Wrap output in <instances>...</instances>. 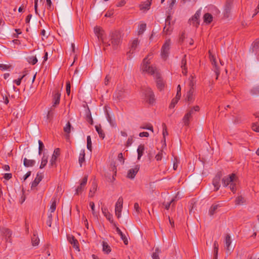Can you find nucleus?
Wrapping results in <instances>:
<instances>
[{"label":"nucleus","mask_w":259,"mask_h":259,"mask_svg":"<svg viewBox=\"0 0 259 259\" xmlns=\"http://www.w3.org/2000/svg\"><path fill=\"white\" fill-rule=\"evenodd\" d=\"M152 54L150 53L147 57L144 59L142 70L143 72L153 75L157 89L162 91L164 88L165 81L161 77L160 74L158 72L157 69L154 66L150 65V60L152 58Z\"/></svg>","instance_id":"f257e3e1"},{"label":"nucleus","mask_w":259,"mask_h":259,"mask_svg":"<svg viewBox=\"0 0 259 259\" xmlns=\"http://www.w3.org/2000/svg\"><path fill=\"white\" fill-rule=\"evenodd\" d=\"M223 185L224 187L229 186L230 190L234 193L236 191V184L238 183L236 175L232 174L224 177L222 179Z\"/></svg>","instance_id":"f03ea898"},{"label":"nucleus","mask_w":259,"mask_h":259,"mask_svg":"<svg viewBox=\"0 0 259 259\" xmlns=\"http://www.w3.org/2000/svg\"><path fill=\"white\" fill-rule=\"evenodd\" d=\"M113 50H116L121 42V36L119 31H115L110 34V40L108 41Z\"/></svg>","instance_id":"7ed1b4c3"},{"label":"nucleus","mask_w":259,"mask_h":259,"mask_svg":"<svg viewBox=\"0 0 259 259\" xmlns=\"http://www.w3.org/2000/svg\"><path fill=\"white\" fill-rule=\"evenodd\" d=\"M170 44V40L168 39L165 40L164 44L162 46L161 52V56L162 58L164 60L166 59L168 56Z\"/></svg>","instance_id":"20e7f679"},{"label":"nucleus","mask_w":259,"mask_h":259,"mask_svg":"<svg viewBox=\"0 0 259 259\" xmlns=\"http://www.w3.org/2000/svg\"><path fill=\"white\" fill-rule=\"evenodd\" d=\"M143 93L145 95V99L150 104L154 101V95L152 90L149 88H145L143 89Z\"/></svg>","instance_id":"39448f33"},{"label":"nucleus","mask_w":259,"mask_h":259,"mask_svg":"<svg viewBox=\"0 0 259 259\" xmlns=\"http://www.w3.org/2000/svg\"><path fill=\"white\" fill-rule=\"evenodd\" d=\"M139 40L138 39H135L132 42L130 46V49L127 53V58L128 59H131L132 57V55L134 53L135 51L139 45Z\"/></svg>","instance_id":"423d86ee"},{"label":"nucleus","mask_w":259,"mask_h":259,"mask_svg":"<svg viewBox=\"0 0 259 259\" xmlns=\"http://www.w3.org/2000/svg\"><path fill=\"white\" fill-rule=\"evenodd\" d=\"M123 198L121 197H120L116 204H115V214L119 218L121 216V213L122 209V205H123Z\"/></svg>","instance_id":"0eeeda50"},{"label":"nucleus","mask_w":259,"mask_h":259,"mask_svg":"<svg viewBox=\"0 0 259 259\" xmlns=\"http://www.w3.org/2000/svg\"><path fill=\"white\" fill-rule=\"evenodd\" d=\"M231 243L232 240L230 235L227 234L225 239V247L227 253H230V252L233 250L234 247L231 245Z\"/></svg>","instance_id":"6e6552de"},{"label":"nucleus","mask_w":259,"mask_h":259,"mask_svg":"<svg viewBox=\"0 0 259 259\" xmlns=\"http://www.w3.org/2000/svg\"><path fill=\"white\" fill-rule=\"evenodd\" d=\"M172 19V17L170 13L168 14V15L165 19V26L163 28V32L165 34H168L171 31V26H169V27H167V25H169L170 24V21Z\"/></svg>","instance_id":"1a4fd4ad"},{"label":"nucleus","mask_w":259,"mask_h":259,"mask_svg":"<svg viewBox=\"0 0 259 259\" xmlns=\"http://www.w3.org/2000/svg\"><path fill=\"white\" fill-rule=\"evenodd\" d=\"M201 14V10L196 11L194 15L189 20L191 24L197 26L199 25V18Z\"/></svg>","instance_id":"9d476101"},{"label":"nucleus","mask_w":259,"mask_h":259,"mask_svg":"<svg viewBox=\"0 0 259 259\" xmlns=\"http://www.w3.org/2000/svg\"><path fill=\"white\" fill-rule=\"evenodd\" d=\"M60 155V149L56 148L55 149L54 153L52 155V158L50 161V165L51 166L56 165V160L58 157Z\"/></svg>","instance_id":"9b49d317"},{"label":"nucleus","mask_w":259,"mask_h":259,"mask_svg":"<svg viewBox=\"0 0 259 259\" xmlns=\"http://www.w3.org/2000/svg\"><path fill=\"white\" fill-rule=\"evenodd\" d=\"M195 100V92L192 89H189L186 95V101L190 104L192 103Z\"/></svg>","instance_id":"f8f14e48"},{"label":"nucleus","mask_w":259,"mask_h":259,"mask_svg":"<svg viewBox=\"0 0 259 259\" xmlns=\"http://www.w3.org/2000/svg\"><path fill=\"white\" fill-rule=\"evenodd\" d=\"M88 180V177L85 176L82 180L79 186H78L76 189L75 194L78 195L79 193L82 192L84 189V187L87 184Z\"/></svg>","instance_id":"ddd939ff"},{"label":"nucleus","mask_w":259,"mask_h":259,"mask_svg":"<svg viewBox=\"0 0 259 259\" xmlns=\"http://www.w3.org/2000/svg\"><path fill=\"white\" fill-rule=\"evenodd\" d=\"M140 166L138 165H135L133 168L130 169L127 172V177L130 179H133L138 172Z\"/></svg>","instance_id":"4468645a"},{"label":"nucleus","mask_w":259,"mask_h":259,"mask_svg":"<svg viewBox=\"0 0 259 259\" xmlns=\"http://www.w3.org/2000/svg\"><path fill=\"white\" fill-rule=\"evenodd\" d=\"M114 98L120 100L124 98V90L121 87L118 88L114 95Z\"/></svg>","instance_id":"2eb2a0df"},{"label":"nucleus","mask_w":259,"mask_h":259,"mask_svg":"<svg viewBox=\"0 0 259 259\" xmlns=\"http://www.w3.org/2000/svg\"><path fill=\"white\" fill-rule=\"evenodd\" d=\"M210 59L211 62V64L213 66V70L217 75L216 78L217 79L218 77V76L220 74L219 68L218 66V65H217V62H216L215 59L214 58L213 56H210Z\"/></svg>","instance_id":"dca6fc26"},{"label":"nucleus","mask_w":259,"mask_h":259,"mask_svg":"<svg viewBox=\"0 0 259 259\" xmlns=\"http://www.w3.org/2000/svg\"><path fill=\"white\" fill-rule=\"evenodd\" d=\"M97 36L98 37V39L102 41L105 49H107L108 47H110V44L109 42H107L106 40L104 38L103 30L99 34H97Z\"/></svg>","instance_id":"f3484780"},{"label":"nucleus","mask_w":259,"mask_h":259,"mask_svg":"<svg viewBox=\"0 0 259 259\" xmlns=\"http://www.w3.org/2000/svg\"><path fill=\"white\" fill-rule=\"evenodd\" d=\"M61 94L58 92H55L53 95V101L52 108L55 107L56 105H58L60 103Z\"/></svg>","instance_id":"a211bd4d"},{"label":"nucleus","mask_w":259,"mask_h":259,"mask_svg":"<svg viewBox=\"0 0 259 259\" xmlns=\"http://www.w3.org/2000/svg\"><path fill=\"white\" fill-rule=\"evenodd\" d=\"M221 205L219 203L213 204L209 208V214L210 216H212L214 214L217 213L218 209L220 208Z\"/></svg>","instance_id":"6ab92c4d"},{"label":"nucleus","mask_w":259,"mask_h":259,"mask_svg":"<svg viewBox=\"0 0 259 259\" xmlns=\"http://www.w3.org/2000/svg\"><path fill=\"white\" fill-rule=\"evenodd\" d=\"M68 240L71 244L73 247L76 250H79L78 241L73 236H68Z\"/></svg>","instance_id":"aec40b11"},{"label":"nucleus","mask_w":259,"mask_h":259,"mask_svg":"<svg viewBox=\"0 0 259 259\" xmlns=\"http://www.w3.org/2000/svg\"><path fill=\"white\" fill-rule=\"evenodd\" d=\"M220 175L218 174L214 177V178L213 179V181H212V184L215 188L214 190L216 191L219 189V188L220 187Z\"/></svg>","instance_id":"412c9836"},{"label":"nucleus","mask_w":259,"mask_h":259,"mask_svg":"<svg viewBox=\"0 0 259 259\" xmlns=\"http://www.w3.org/2000/svg\"><path fill=\"white\" fill-rule=\"evenodd\" d=\"M102 211L104 215L106 218V219L111 223L113 222L112 215L110 214V213L108 211L107 208L105 207L102 208Z\"/></svg>","instance_id":"4be33fe9"},{"label":"nucleus","mask_w":259,"mask_h":259,"mask_svg":"<svg viewBox=\"0 0 259 259\" xmlns=\"http://www.w3.org/2000/svg\"><path fill=\"white\" fill-rule=\"evenodd\" d=\"M116 232L120 235L121 239L123 240L125 245L128 244V240L126 236L122 232L118 227H116Z\"/></svg>","instance_id":"5701e85b"},{"label":"nucleus","mask_w":259,"mask_h":259,"mask_svg":"<svg viewBox=\"0 0 259 259\" xmlns=\"http://www.w3.org/2000/svg\"><path fill=\"white\" fill-rule=\"evenodd\" d=\"M31 243L33 246H37L39 243V239L37 236V233L36 231L33 232V235L31 238Z\"/></svg>","instance_id":"b1692460"},{"label":"nucleus","mask_w":259,"mask_h":259,"mask_svg":"<svg viewBox=\"0 0 259 259\" xmlns=\"http://www.w3.org/2000/svg\"><path fill=\"white\" fill-rule=\"evenodd\" d=\"M151 0H147V1L142 3L140 6V9L141 10H149L150 8V7L151 6Z\"/></svg>","instance_id":"393cba45"},{"label":"nucleus","mask_w":259,"mask_h":259,"mask_svg":"<svg viewBox=\"0 0 259 259\" xmlns=\"http://www.w3.org/2000/svg\"><path fill=\"white\" fill-rule=\"evenodd\" d=\"M254 115L258 118V121L252 123V129L256 132H259V113H255Z\"/></svg>","instance_id":"a878e982"},{"label":"nucleus","mask_w":259,"mask_h":259,"mask_svg":"<svg viewBox=\"0 0 259 259\" xmlns=\"http://www.w3.org/2000/svg\"><path fill=\"white\" fill-rule=\"evenodd\" d=\"M35 164V161L32 159H28L24 158L23 159V164L25 167L33 166Z\"/></svg>","instance_id":"bb28decb"},{"label":"nucleus","mask_w":259,"mask_h":259,"mask_svg":"<svg viewBox=\"0 0 259 259\" xmlns=\"http://www.w3.org/2000/svg\"><path fill=\"white\" fill-rule=\"evenodd\" d=\"M213 259H218L219 244L217 241H215L213 243Z\"/></svg>","instance_id":"cd10ccee"},{"label":"nucleus","mask_w":259,"mask_h":259,"mask_svg":"<svg viewBox=\"0 0 259 259\" xmlns=\"http://www.w3.org/2000/svg\"><path fill=\"white\" fill-rule=\"evenodd\" d=\"M145 151V146L144 145H140L137 149L138 159L140 160L143 155Z\"/></svg>","instance_id":"c85d7f7f"},{"label":"nucleus","mask_w":259,"mask_h":259,"mask_svg":"<svg viewBox=\"0 0 259 259\" xmlns=\"http://www.w3.org/2000/svg\"><path fill=\"white\" fill-rule=\"evenodd\" d=\"M97 185L96 183L93 182L92 183V187L90 190L89 196L90 197H93L97 190Z\"/></svg>","instance_id":"c756f323"},{"label":"nucleus","mask_w":259,"mask_h":259,"mask_svg":"<svg viewBox=\"0 0 259 259\" xmlns=\"http://www.w3.org/2000/svg\"><path fill=\"white\" fill-rule=\"evenodd\" d=\"M192 117L189 113H186L183 118L184 124L186 126H188L190 122V119Z\"/></svg>","instance_id":"7c9ffc66"},{"label":"nucleus","mask_w":259,"mask_h":259,"mask_svg":"<svg viewBox=\"0 0 259 259\" xmlns=\"http://www.w3.org/2000/svg\"><path fill=\"white\" fill-rule=\"evenodd\" d=\"M42 178L41 176H39L38 174L37 175L36 178L31 184V189L37 186L39 183L41 181Z\"/></svg>","instance_id":"2f4dec72"},{"label":"nucleus","mask_w":259,"mask_h":259,"mask_svg":"<svg viewBox=\"0 0 259 259\" xmlns=\"http://www.w3.org/2000/svg\"><path fill=\"white\" fill-rule=\"evenodd\" d=\"M182 73L183 74L186 75L187 73V68H186V55H185L183 58L182 60Z\"/></svg>","instance_id":"473e14b6"},{"label":"nucleus","mask_w":259,"mask_h":259,"mask_svg":"<svg viewBox=\"0 0 259 259\" xmlns=\"http://www.w3.org/2000/svg\"><path fill=\"white\" fill-rule=\"evenodd\" d=\"M175 201L176 199L172 198L169 202L164 203L163 205L164 206V208L168 210L170 207H171V208L174 207Z\"/></svg>","instance_id":"72a5a7b5"},{"label":"nucleus","mask_w":259,"mask_h":259,"mask_svg":"<svg viewBox=\"0 0 259 259\" xmlns=\"http://www.w3.org/2000/svg\"><path fill=\"white\" fill-rule=\"evenodd\" d=\"M199 110V107L198 106L196 105L193 107H191L189 110H188L187 111V113H189L190 115L192 116L195 112L198 111Z\"/></svg>","instance_id":"f704fd0d"},{"label":"nucleus","mask_w":259,"mask_h":259,"mask_svg":"<svg viewBox=\"0 0 259 259\" xmlns=\"http://www.w3.org/2000/svg\"><path fill=\"white\" fill-rule=\"evenodd\" d=\"M96 130L100 138L104 139L105 137V134L103 131L101 126L100 125H96L95 126Z\"/></svg>","instance_id":"c9c22d12"},{"label":"nucleus","mask_w":259,"mask_h":259,"mask_svg":"<svg viewBox=\"0 0 259 259\" xmlns=\"http://www.w3.org/2000/svg\"><path fill=\"white\" fill-rule=\"evenodd\" d=\"M103 245V251L106 253H109L111 251V248L110 246L106 242L103 241L102 243Z\"/></svg>","instance_id":"e433bc0d"},{"label":"nucleus","mask_w":259,"mask_h":259,"mask_svg":"<svg viewBox=\"0 0 259 259\" xmlns=\"http://www.w3.org/2000/svg\"><path fill=\"white\" fill-rule=\"evenodd\" d=\"M85 152L84 150H82L81 151L79 156V163L80 165V166H81L82 163L84 162L85 161Z\"/></svg>","instance_id":"4c0bfd02"},{"label":"nucleus","mask_w":259,"mask_h":259,"mask_svg":"<svg viewBox=\"0 0 259 259\" xmlns=\"http://www.w3.org/2000/svg\"><path fill=\"white\" fill-rule=\"evenodd\" d=\"M204 21L207 23H210L212 20V16L209 13H206L204 15Z\"/></svg>","instance_id":"58836bf2"},{"label":"nucleus","mask_w":259,"mask_h":259,"mask_svg":"<svg viewBox=\"0 0 259 259\" xmlns=\"http://www.w3.org/2000/svg\"><path fill=\"white\" fill-rule=\"evenodd\" d=\"M189 86L190 89H192L193 91H194V85L195 84V82L194 80V77L193 76H191L189 78Z\"/></svg>","instance_id":"ea45409f"},{"label":"nucleus","mask_w":259,"mask_h":259,"mask_svg":"<svg viewBox=\"0 0 259 259\" xmlns=\"http://www.w3.org/2000/svg\"><path fill=\"white\" fill-rule=\"evenodd\" d=\"M2 232L3 233L4 236L5 238L8 237L10 238L11 237L12 235V232L8 229L4 228L2 230Z\"/></svg>","instance_id":"a19ab883"},{"label":"nucleus","mask_w":259,"mask_h":259,"mask_svg":"<svg viewBox=\"0 0 259 259\" xmlns=\"http://www.w3.org/2000/svg\"><path fill=\"white\" fill-rule=\"evenodd\" d=\"M47 163H48V157L44 155H43V156L42 157L41 164L40 165L39 168H44L47 165Z\"/></svg>","instance_id":"79ce46f5"},{"label":"nucleus","mask_w":259,"mask_h":259,"mask_svg":"<svg viewBox=\"0 0 259 259\" xmlns=\"http://www.w3.org/2000/svg\"><path fill=\"white\" fill-rule=\"evenodd\" d=\"M56 202L57 199L56 198H54L52 199V204L50 207V210L51 212H53L55 211L56 208Z\"/></svg>","instance_id":"37998d69"},{"label":"nucleus","mask_w":259,"mask_h":259,"mask_svg":"<svg viewBox=\"0 0 259 259\" xmlns=\"http://www.w3.org/2000/svg\"><path fill=\"white\" fill-rule=\"evenodd\" d=\"M231 9V2L230 1H227L225 5V11L226 12V14L229 13L230 11V10Z\"/></svg>","instance_id":"c03bdc74"},{"label":"nucleus","mask_w":259,"mask_h":259,"mask_svg":"<svg viewBox=\"0 0 259 259\" xmlns=\"http://www.w3.org/2000/svg\"><path fill=\"white\" fill-rule=\"evenodd\" d=\"M162 135L163 137V141L165 144V136L168 135V132L166 130V126L165 123L162 124Z\"/></svg>","instance_id":"a18cd8bd"},{"label":"nucleus","mask_w":259,"mask_h":259,"mask_svg":"<svg viewBox=\"0 0 259 259\" xmlns=\"http://www.w3.org/2000/svg\"><path fill=\"white\" fill-rule=\"evenodd\" d=\"M146 28V24L142 23L140 25L139 27V30H138V34L140 35L142 34L144 31L145 30Z\"/></svg>","instance_id":"49530a36"},{"label":"nucleus","mask_w":259,"mask_h":259,"mask_svg":"<svg viewBox=\"0 0 259 259\" xmlns=\"http://www.w3.org/2000/svg\"><path fill=\"white\" fill-rule=\"evenodd\" d=\"M250 94L252 95H259V86L255 87L250 90Z\"/></svg>","instance_id":"de8ad7c7"},{"label":"nucleus","mask_w":259,"mask_h":259,"mask_svg":"<svg viewBox=\"0 0 259 259\" xmlns=\"http://www.w3.org/2000/svg\"><path fill=\"white\" fill-rule=\"evenodd\" d=\"M244 202V199L242 196H238L235 200V203L237 205H240L243 204Z\"/></svg>","instance_id":"09e8293b"},{"label":"nucleus","mask_w":259,"mask_h":259,"mask_svg":"<svg viewBox=\"0 0 259 259\" xmlns=\"http://www.w3.org/2000/svg\"><path fill=\"white\" fill-rule=\"evenodd\" d=\"M38 154L40 155L41 154L42 151L45 149V146L42 141L40 140H38Z\"/></svg>","instance_id":"8fccbe9b"},{"label":"nucleus","mask_w":259,"mask_h":259,"mask_svg":"<svg viewBox=\"0 0 259 259\" xmlns=\"http://www.w3.org/2000/svg\"><path fill=\"white\" fill-rule=\"evenodd\" d=\"M90 206L91 208L92 213L94 217H97L98 216V213L95 210V204L93 202H90Z\"/></svg>","instance_id":"3c124183"},{"label":"nucleus","mask_w":259,"mask_h":259,"mask_svg":"<svg viewBox=\"0 0 259 259\" xmlns=\"http://www.w3.org/2000/svg\"><path fill=\"white\" fill-rule=\"evenodd\" d=\"M71 124L69 122L66 124V126L64 127V131L68 135L70 133Z\"/></svg>","instance_id":"603ef678"},{"label":"nucleus","mask_w":259,"mask_h":259,"mask_svg":"<svg viewBox=\"0 0 259 259\" xmlns=\"http://www.w3.org/2000/svg\"><path fill=\"white\" fill-rule=\"evenodd\" d=\"M87 148L91 151H92V141L90 136L87 137Z\"/></svg>","instance_id":"864d4df0"},{"label":"nucleus","mask_w":259,"mask_h":259,"mask_svg":"<svg viewBox=\"0 0 259 259\" xmlns=\"http://www.w3.org/2000/svg\"><path fill=\"white\" fill-rule=\"evenodd\" d=\"M160 253V250L158 248H156L155 249V251L153 252L152 254V258L153 259H160L159 257V254Z\"/></svg>","instance_id":"5fc2aeb1"},{"label":"nucleus","mask_w":259,"mask_h":259,"mask_svg":"<svg viewBox=\"0 0 259 259\" xmlns=\"http://www.w3.org/2000/svg\"><path fill=\"white\" fill-rule=\"evenodd\" d=\"M141 129H145L153 132V126L151 124H146V125L141 126L140 127Z\"/></svg>","instance_id":"6e6d98bb"},{"label":"nucleus","mask_w":259,"mask_h":259,"mask_svg":"<svg viewBox=\"0 0 259 259\" xmlns=\"http://www.w3.org/2000/svg\"><path fill=\"white\" fill-rule=\"evenodd\" d=\"M102 30L103 29L97 26L95 27L94 29V33L96 35L99 34Z\"/></svg>","instance_id":"4d7b16f0"},{"label":"nucleus","mask_w":259,"mask_h":259,"mask_svg":"<svg viewBox=\"0 0 259 259\" xmlns=\"http://www.w3.org/2000/svg\"><path fill=\"white\" fill-rule=\"evenodd\" d=\"M66 90L67 94L69 96L70 94V83L69 81L66 82Z\"/></svg>","instance_id":"13d9d810"},{"label":"nucleus","mask_w":259,"mask_h":259,"mask_svg":"<svg viewBox=\"0 0 259 259\" xmlns=\"http://www.w3.org/2000/svg\"><path fill=\"white\" fill-rule=\"evenodd\" d=\"M134 209L138 213H140L141 211V209L139 206V204L137 202L134 204Z\"/></svg>","instance_id":"bf43d9fd"},{"label":"nucleus","mask_w":259,"mask_h":259,"mask_svg":"<svg viewBox=\"0 0 259 259\" xmlns=\"http://www.w3.org/2000/svg\"><path fill=\"white\" fill-rule=\"evenodd\" d=\"M52 108H53L51 107V109L48 111V114L47 115V118L48 120H51L53 118V113L52 111Z\"/></svg>","instance_id":"052dcab7"},{"label":"nucleus","mask_w":259,"mask_h":259,"mask_svg":"<svg viewBox=\"0 0 259 259\" xmlns=\"http://www.w3.org/2000/svg\"><path fill=\"white\" fill-rule=\"evenodd\" d=\"M29 62L31 63L32 65L35 64L37 62V59L36 57H33L31 58H30Z\"/></svg>","instance_id":"680f3d73"},{"label":"nucleus","mask_w":259,"mask_h":259,"mask_svg":"<svg viewBox=\"0 0 259 259\" xmlns=\"http://www.w3.org/2000/svg\"><path fill=\"white\" fill-rule=\"evenodd\" d=\"M9 67H10V66H9V65L0 64V70H7V69H8V68Z\"/></svg>","instance_id":"e2e57ef3"},{"label":"nucleus","mask_w":259,"mask_h":259,"mask_svg":"<svg viewBox=\"0 0 259 259\" xmlns=\"http://www.w3.org/2000/svg\"><path fill=\"white\" fill-rule=\"evenodd\" d=\"M24 76L25 75H23L22 76H21L20 78H19L18 79L15 80L14 81V82H15L17 85H19L21 84L22 79Z\"/></svg>","instance_id":"0e129e2a"},{"label":"nucleus","mask_w":259,"mask_h":259,"mask_svg":"<svg viewBox=\"0 0 259 259\" xmlns=\"http://www.w3.org/2000/svg\"><path fill=\"white\" fill-rule=\"evenodd\" d=\"M133 143V137L131 136L129 137L126 141V146L128 147Z\"/></svg>","instance_id":"69168bd1"},{"label":"nucleus","mask_w":259,"mask_h":259,"mask_svg":"<svg viewBox=\"0 0 259 259\" xmlns=\"http://www.w3.org/2000/svg\"><path fill=\"white\" fill-rule=\"evenodd\" d=\"M162 157V153L161 152H158L155 156V158L157 161L161 160Z\"/></svg>","instance_id":"338daca9"},{"label":"nucleus","mask_w":259,"mask_h":259,"mask_svg":"<svg viewBox=\"0 0 259 259\" xmlns=\"http://www.w3.org/2000/svg\"><path fill=\"white\" fill-rule=\"evenodd\" d=\"M118 159L119 161L121 162L122 164L124 163V159L123 157V154L122 153H120L118 155Z\"/></svg>","instance_id":"774afa93"}]
</instances>
